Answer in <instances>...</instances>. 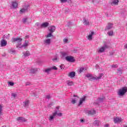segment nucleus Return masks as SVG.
Wrapping results in <instances>:
<instances>
[{"instance_id":"1","label":"nucleus","mask_w":127,"mask_h":127,"mask_svg":"<svg viewBox=\"0 0 127 127\" xmlns=\"http://www.w3.org/2000/svg\"><path fill=\"white\" fill-rule=\"evenodd\" d=\"M108 48H110V42H104L103 46L99 49L98 52L99 53H103V52H104L106 49H108Z\"/></svg>"},{"instance_id":"2","label":"nucleus","mask_w":127,"mask_h":127,"mask_svg":"<svg viewBox=\"0 0 127 127\" xmlns=\"http://www.w3.org/2000/svg\"><path fill=\"white\" fill-rule=\"evenodd\" d=\"M103 76H104L103 73H100L98 77L93 76L92 74H86V77L87 78H90L89 81H92V80H100V79H102V77H103Z\"/></svg>"},{"instance_id":"3","label":"nucleus","mask_w":127,"mask_h":127,"mask_svg":"<svg viewBox=\"0 0 127 127\" xmlns=\"http://www.w3.org/2000/svg\"><path fill=\"white\" fill-rule=\"evenodd\" d=\"M57 116L58 117H62V113H58L57 111H56L53 114V115L50 116V118H49V121H53V120H54V118H55V117H57Z\"/></svg>"},{"instance_id":"4","label":"nucleus","mask_w":127,"mask_h":127,"mask_svg":"<svg viewBox=\"0 0 127 127\" xmlns=\"http://www.w3.org/2000/svg\"><path fill=\"white\" fill-rule=\"evenodd\" d=\"M11 42H17L18 45L16 46L17 48H18V46L21 45V41H22V38H12L11 40Z\"/></svg>"},{"instance_id":"5","label":"nucleus","mask_w":127,"mask_h":127,"mask_svg":"<svg viewBox=\"0 0 127 127\" xmlns=\"http://www.w3.org/2000/svg\"><path fill=\"white\" fill-rule=\"evenodd\" d=\"M126 92H127V88L126 87H123L119 90L118 95L119 96H124L126 94Z\"/></svg>"},{"instance_id":"6","label":"nucleus","mask_w":127,"mask_h":127,"mask_svg":"<svg viewBox=\"0 0 127 127\" xmlns=\"http://www.w3.org/2000/svg\"><path fill=\"white\" fill-rule=\"evenodd\" d=\"M113 25L114 24L113 23H108L106 28H105V31H109L110 29H112L113 28Z\"/></svg>"},{"instance_id":"7","label":"nucleus","mask_w":127,"mask_h":127,"mask_svg":"<svg viewBox=\"0 0 127 127\" xmlns=\"http://www.w3.org/2000/svg\"><path fill=\"white\" fill-rule=\"evenodd\" d=\"M65 60L66 61H68V62H75V60L74 59V57L72 56H67L65 57Z\"/></svg>"},{"instance_id":"8","label":"nucleus","mask_w":127,"mask_h":127,"mask_svg":"<svg viewBox=\"0 0 127 127\" xmlns=\"http://www.w3.org/2000/svg\"><path fill=\"white\" fill-rule=\"evenodd\" d=\"M85 112L86 114H88V115H96V111L93 109H91V110H86L85 111Z\"/></svg>"},{"instance_id":"9","label":"nucleus","mask_w":127,"mask_h":127,"mask_svg":"<svg viewBox=\"0 0 127 127\" xmlns=\"http://www.w3.org/2000/svg\"><path fill=\"white\" fill-rule=\"evenodd\" d=\"M6 44H7V42L5 41L4 39H2L0 41V46L2 47H4V46H6Z\"/></svg>"},{"instance_id":"10","label":"nucleus","mask_w":127,"mask_h":127,"mask_svg":"<svg viewBox=\"0 0 127 127\" xmlns=\"http://www.w3.org/2000/svg\"><path fill=\"white\" fill-rule=\"evenodd\" d=\"M114 122L115 124H120L122 122V118L116 117L114 118Z\"/></svg>"},{"instance_id":"11","label":"nucleus","mask_w":127,"mask_h":127,"mask_svg":"<svg viewBox=\"0 0 127 127\" xmlns=\"http://www.w3.org/2000/svg\"><path fill=\"white\" fill-rule=\"evenodd\" d=\"M16 120L18 122H21L22 123L26 122V120H25V118L22 117H19L17 118Z\"/></svg>"},{"instance_id":"12","label":"nucleus","mask_w":127,"mask_h":127,"mask_svg":"<svg viewBox=\"0 0 127 127\" xmlns=\"http://www.w3.org/2000/svg\"><path fill=\"white\" fill-rule=\"evenodd\" d=\"M18 5V3L16 1L11 2V6L13 8H16Z\"/></svg>"},{"instance_id":"13","label":"nucleus","mask_w":127,"mask_h":127,"mask_svg":"<svg viewBox=\"0 0 127 127\" xmlns=\"http://www.w3.org/2000/svg\"><path fill=\"white\" fill-rule=\"evenodd\" d=\"M49 25V23L46 22L43 23L41 25V28H45L47 27Z\"/></svg>"},{"instance_id":"14","label":"nucleus","mask_w":127,"mask_h":127,"mask_svg":"<svg viewBox=\"0 0 127 127\" xmlns=\"http://www.w3.org/2000/svg\"><path fill=\"white\" fill-rule=\"evenodd\" d=\"M73 97H75V98L72 99L71 101L72 104H76V101L78 100V99H79V97L75 95H73Z\"/></svg>"},{"instance_id":"15","label":"nucleus","mask_w":127,"mask_h":127,"mask_svg":"<svg viewBox=\"0 0 127 127\" xmlns=\"http://www.w3.org/2000/svg\"><path fill=\"white\" fill-rule=\"evenodd\" d=\"M95 34V33L93 31L91 32V33L88 36V40H92L93 39V35Z\"/></svg>"},{"instance_id":"16","label":"nucleus","mask_w":127,"mask_h":127,"mask_svg":"<svg viewBox=\"0 0 127 127\" xmlns=\"http://www.w3.org/2000/svg\"><path fill=\"white\" fill-rule=\"evenodd\" d=\"M28 46V41H25V43L22 46H21L19 48H23L24 47H27Z\"/></svg>"},{"instance_id":"17","label":"nucleus","mask_w":127,"mask_h":127,"mask_svg":"<svg viewBox=\"0 0 127 127\" xmlns=\"http://www.w3.org/2000/svg\"><path fill=\"white\" fill-rule=\"evenodd\" d=\"M61 53L62 57L63 58L67 57L68 56V52H62Z\"/></svg>"},{"instance_id":"18","label":"nucleus","mask_w":127,"mask_h":127,"mask_svg":"<svg viewBox=\"0 0 127 127\" xmlns=\"http://www.w3.org/2000/svg\"><path fill=\"white\" fill-rule=\"evenodd\" d=\"M23 54L24 57H28V56H30V53L28 51L23 52Z\"/></svg>"},{"instance_id":"19","label":"nucleus","mask_w":127,"mask_h":127,"mask_svg":"<svg viewBox=\"0 0 127 127\" xmlns=\"http://www.w3.org/2000/svg\"><path fill=\"white\" fill-rule=\"evenodd\" d=\"M56 27L54 26H52L49 27V31L50 32H52V33H53L54 31H55Z\"/></svg>"},{"instance_id":"20","label":"nucleus","mask_w":127,"mask_h":127,"mask_svg":"<svg viewBox=\"0 0 127 127\" xmlns=\"http://www.w3.org/2000/svg\"><path fill=\"white\" fill-rule=\"evenodd\" d=\"M23 106L25 108H27L29 105V100H26L23 102Z\"/></svg>"},{"instance_id":"21","label":"nucleus","mask_w":127,"mask_h":127,"mask_svg":"<svg viewBox=\"0 0 127 127\" xmlns=\"http://www.w3.org/2000/svg\"><path fill=\"white\" fill-rule=\"evenodd\" d=\"M75 75L76 73H75V72L72 71L68 74V77H70V78H74Z\"/></svg>"},{"instance_id":"22","label":"nucleus","mask_w":127,"mask_h":127,"mask_svg":"<svg viewBox=\"0 0 127 127\" xmlns=\"http://www.w3.org/2000/svg\"><path fill=\"white\" fill-rule=\"evenodd\" d=\"M85 100L86 99L85 98V97L80 98L79 100V103L78 104V106H81V105L83 104V102H85Z\"/></svg>"},{"instance_id":"23","label":"nucleus","mask_w":127,"mask_h":127,"mask_svg":"<svg viewBox=\"0 0 127 127\" xmlns=\"http://www.w3.org/2000/svg\"><path fill=\"white\" fill-rule=\"evenodd\" d=\"M89 22L88 19H86V18H83V24L84 25H89Z\"/></svg>"},{"instance_id":"24","label":"nucleus","mask_w":127,"mask_h":127,"mask_svg":"<svg viewBox=\"0 0 127 127\" xmlns=\"http://www.w3.org/2000/svg\"><path fill=\"white\" fill-rule=\"evenodd\" d=\"M119 4V0H114L112 2V5H116Z\"/></svg>"},{"instance_id":"25","label":"nucleus","mask_w":127,"mask_h":127,"mask_svg":"<svg viewBox=\"0 0 127 127\" xmlns=\"http://www.w3.org/2000/svg\"><path fill=\"white\" fill-rule=\"evenodd\" d=\"M26 9L22 8L21 10H20L19 13H20V14H22V13H25V12H26Z\"/></svg>"},{"instance_id":"26","label":"nucleus","mask_w":127,"mask_h":127,"mask_svg":"<svg viewBox=\"0 0 127 127\" xmlns=\"http://www.w3.org/2000/svg\"><path fill=\"white\" fill-rule=\"evenodd\" d=\"M44 42L46 43V44H50V43H51V40L50 39H47L44 41Z\"/></svg>"},{"instance_id":"27","label":"nucleus","mask_w":127,"mask_h":127,"mask_svg":"<svg viewBox=\"0 0 127 127\" xmlns=\"http://www.w3.org/2000/svg\"><path fill=\"white\" fill-rule=\"evenodd\" d=\"M67 84L68 86H73L74 85V83H73V81L68 80L67 82Z\"/></svg>"},{"instance_id":"28","label":"nucleus","mask_w":127,"mask_h":127,"mask_svg":"<svg viewBox=\"0 0 127 127\" xmlns=\"http://www.w3.org/2000/svg\"><path fill=\"white\" fill-rule=\"evenodd\" d=\"M107 34L109 36H113V35H114V31L113 30H111L110 32H108L107 33Z\"/></svg>"},{"instance_id":"29","label":"nucleus","mask_w":127,"mask_h":127,"mask_svg":"<svg viewBox=\"0 0 127 127\" xmlns=\"http://www.w3.org/2000/svg\"><path fill=\"white\" fill-rule=\"evenodd\" d=\"M117 73L119 74V75H122V74H123V69H122V68H119Z\"/></svg>"},{"instance_id":"30","label":"nucleus","mask_w":127,"mask_h":127,"mask_svg":"<svg viewBox=\"0 0 127 127\" xmlns=\"http://www.w3.org/2000/svg\"><path fill=\"white\" fill-rule=\"evenodd\" d=\"M2 116V106L0 105V117Z\"/></svg>"},{"instance_id":"31","label":"nucleus","mask_w":127,"mask_h":127,"mask_svg":"<svg viewBox=\"0 0 127 127\" xmlns=\"http://www.w3.org/2000/svg\"><path fill=\"white\" fill-rule=\"evenodd\" d=\"M50 71H51V67L45 69L44 72H45V73H49V72H50Z\"/></svg>"},{"instance_id":"32","label":"nucleus","mask_w":127,"mask_h":127,"mask_svg":"<svg viewBox=\"0 0 127 127\" xmlns=\"http://www.w3.org/2000/svg\"><path fill=\"white\" fill-rule=\"evenodd\" d=\"M37 71V68H33L31 69V73H33V74H34L35 72Z\"/></svg>"},{"instance_id":"33","label":"nucleus","mask_w":127,"mask_h":127,"mask_svg":"<svg viewBox=\"0 0 127 127\" xmlns=\"http://www.w3.org/2000/svg\"><path fill=\"white\" fill-rule=\"evenodd\" d=\"M94 125H95V126H99V125H100V121H98V120L95 121L94 122Z\"/></svg>"},{"instance_id":"34","label":"nucleus","mask_w":127,"mask_h":127,"mask_svg":"<svg viewBox=\"0 0 127 127\" xmlns=\"http://www.w3.org/2000/svg\"><path fill=\"white\" fill-rule=\"evenodd\" d=\"M51 68V70H58V68H57V67H56V66H52V67H50Z\"/></svg>"},{"instance_id":"35","label":"nucleus","mask_w":127,"mask_h":127,"mask_svg":"<svg viewBox=\"0 0 127 127\" xmlns=\"http://www.w3.org/2000/svg\"><path fill=\"white\" fill-rule=\"evenodd\" d=\"M84 70H85V68H84V67H80L79 68V73H82L83 72V71H84Z\"/></svg>"},{"instance_id":"36","label":"nucleus","mask_w":127,"mask_h":127,"mask_svg":"<svg viewBox=\"0 0 127 127\" xmlns=\"http://www.w3.org/2000/svg\"><path fill=\"white\" fill-rule=\"evenodd\" d=\"M98 102L99 103H103L104 102V98H99Z\"/></svg>"},{"instance_id":"37","label":"nucleus","mask_w":127,"mask_h":127,"mask_svg":"<svg viewBox=\"0 0 127 127\" xmlns=\"http://www.w3.org/2000/svg\"><path fill=\"white\" fill-rule=\"evenodd\" d=\"M27 18H24L23 19V23H26L27 21Z\"/></svg>"},{"instance_id":"38","label":"nucleus","mask_w":127,"mask_h":127,"mask_svg":"<svg viewBox=\"0 0 127 127\" xmlns=\"http://www.w3.org/2000/svg\"><path fill=\"white\" fill-rule=\"evenodd\" d=\"M66 25L69 27V26H71L72 25V22H68L66 24Z\"/></svg>"},{"instance_id":"39","label":"nucleus","mask_w":127,"mask_h":127,"mask_svg":"<svg viewBox=\"0 0 127 127\" xmlns=\"http://www.w3.org/2000/svg\"><path fill=\"white\" fill-rule=\"evenodd\" d=\"M11 96L13 98H16V96H17V95L16 93H12Z\"/></svg>"},{"instance_id":"40","label":"nucleus","mask_w":127,"mask_h":127,"mask_svg":"<svg viewBox=\"0 0 127 127\" xmlns=\"http://www.w3.org/2000/svg\"><path fill=\"white\" fill-rule=\"evenodd\" d=\"M52 32H50V33L47 35V37H51V36H52Z\"/></svg>"},{"instance_id":"41","label":"nucleus","mask_w":127,"mask_h":127,"mask_svg":"<svg viewBox=\"0 0 127 127\" xmlns=\"http://www.w3.org/2000/svg\"><path fill=\"white\" fill-rule=\"evenodd\" d=\"M51 96H50V95H48L47 96H46V99H48V100H49L50 99H51Z\"/></svg>"},{"instance_id":"42","label":"nucleus","mask_w":127,"mask_h":127,"mask_svg":"<svg viewBox=\"0 0 127 127\" xmlns=\"http://www.w3.org/2000/svg\"><path fill=\"white\" fill-rule=\"evenodd\" d=\"M60 1L62 3H64L65 2H67V0H60Z\"/></svg>"},{"instance_id":"43","label":"nucleus","mask_w":127,"mask_h":127,"mask_svg":"<svg viewBox=\"0 0 127 127\" xmlns=\"http://www.w3.org/2000/svg\"><path fill=\"white\" fill-rule=\"evenodd\" d=\"M9 52L10 53H14V52H15V51L14 50L10 49L9 50Z\"/></svg>"},{"instance_id":"44","label":"nucleus","mask_w":127,"mask_h":127,"mask_svg":"<svg viewBox=\"0 0 127 127\" xmlns=\"http://www.w3.org/2000/svg\"><path fill=\"white\" fill-rule=\"evenodd\" d=\"M8 84L10 86H13V85H14V83L12 82H9Z\"/></svg>"},{"instance_id":"45","label":"nucleus","mask_w":127,"mask_h":127,"mask_svg":"<svg viewBox=\"0 0 127 127\" xmlns=\"http://www.w3.org/2000/svg\"><path fill=\"white\" fill-rule=\"evenodd\" d=\"M64 43L68 42V39H64Z\"/></svg>"},{"instance_id":"46","label":"nucleus","mask_w":127,"mask_h":127,"mask_svg":"<svg viewBox=\"0 0 127 127\" xmlns=\"http://www.w3.org/2000/svg\"><path fill=\"white\" fill-rule=\"evenodd\" d=\"M112 68H117V65L113 64V65H112Z\"/></svg>"},{"instance_id":"47","label":"nucleus","mask_w":127,"mask_h":127,"mask_svg":"<svg viewBox=\"0 0 127 127\" xmlns=\"http://www.w3.org/2000/svg\"><path fill=\"white\" fill-rule=\"evenodd\" d=\"M9 34H8L6 36V39H9Z\"/></svg>"},{"instance_id":"48","label":"nucleus","mask_w":127,"mask_h":127,"mask_svg":"<svg viewBox=\"0 0 127 127\" xmlns=\"http://www.w3.org/2000/svg\"><path fill=\"white\" fill-rule=\"evenodd\" d=\"M57 58H54V59H53V61H57Z\"/></svg>"},{"instance_id":"49","label":"nucleus","mask_w":127,"mask_h":127,"mask_svg":"<svg viewBox=\"0 0 127 127\" xmlns=\"http://www.w3.org/2000/svg\"><path fill=\"white\" fill-rule=\"evenodd\" d=\"M60 68L61 69H64V66H63V65H60Z\"/></svg>"},{"instance_id":"50","label":"nucleus","mask_w":127,"mask_h":127,"mask_svg":"<svg viewBox=\"0 0 127 127\" xmlns=\"http://www.w3.org/2000/svg\"><path fill=\"white\" fill-rule=\"evenodd\" d=\"M29 85H30V83L29 82H27L26 83V86H29Z\"/></svg>"},{"instance_id":"51","label":"nucleus","mask_w":127,"mask_h":127,"mask_svg":"<svg viewBox=\"0 0 127 127\" xmlns=\"http://www.w3.org/2000/svg\"><path fill=\"white\" fill-rule=\"evenodd\" d=\"M5 38H6V36H5V35H4L3 36V39H4Z\"/></svg>"},{"instance_id":"52","label":"nucleus","mask_w":127,"mask_h":127,"mask_svg":"<svg viewBox=\"0 0 127 127\" xmlns=\"http://www.w3.org/2000/svg\"><path fill=\"white\" fill-rule=\"evenodd\" d=\"M81 123H84V121L83 119L80 120Z\"/></svg>"},{"instance_id":"53","label":"nucleus","mask_w":127,"mask_h":127,"mask_svg":"<svg viewBox=\"0 0 127 127\" xmlns=\"http://www.w3.org/2000/svg\"><path fill=\"white\" fill-rule=\"evenodd\" d=\"M105 127H109L108 124H106V125H105Z\"/></svg>"},{"instance_id":"54","label":"nucleus","mask_w":127,"mask_h":127,"mask_svg":"<svg viewBox=\"0 0 127 127\" xmlns=\"http://www.w3.org/2000/svg\"><path fill=\"white\" fill-rule=\"evenodd\" d=\"M36 25H37V26H38V25H39V23H36Z\"/></svg>"},{"instance_id":"55","label":"nucleus","mask_w":127,"mask_h":127,"mask_svg":"<svg viewBox=\"0 0 127 127\" xmlns=\"http://www.w3.org/2000/svg\"><path fill=\"white\" fill-rule=\"evenodd\" d=\"M28 37H29V36H25V38H28Z\"/></svg>"},{"instance_id":"56","label":"nucleus","mask_w":127,"mask_h":127,"mask_svg":"<svg viewBox=\"0 0 127 127\" xmlns=\"http://www.w3.org/2000/svg\"><path fill=\"white\" fill-rule=\"evenodd\" d=\"M60 108V107H59V106L57 107V109H58V110H59Z\"/></svg>"},{"instance_id":"57","label":"nucleus","mask_w":127,"mask_h":127,"mask_svg":"<svg viewBox=\"0 0 127 127\" xmlns=\"http://www.w3.org/2000/svg\"><path fill=\"white\" fill-rule=\"evenodd\" d=\"M125 48H126L127 49V45H126Z\"/></svg>"},{"instance_id":"58","label":"nucleus","mask_w":127,"mask_h":127,"mask_svg":"<svg viewBox=\"0 0 127 127\" xmlns=\"http://www.w3.org/2000/svg\"><path fill=\"white\" fill-rule=\"evenodd\" d=\"M126 127H127V126Z\"/></svg>"}]
</instances>
